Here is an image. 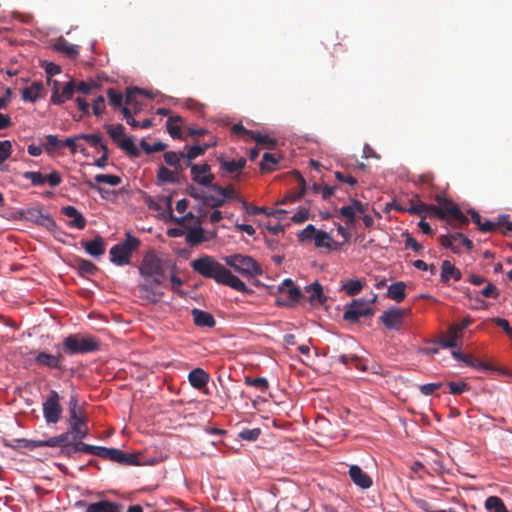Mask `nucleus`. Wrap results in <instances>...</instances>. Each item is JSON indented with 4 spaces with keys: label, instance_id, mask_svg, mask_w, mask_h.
Masks as SVG:
<instances>
[{
    "label": "nucleus",
    "instance_id": "obj_21",
    "mask_svg": "<svg viewBox=\"0 0 512 512\" xmlns=\"http://www.w3.org/2000/svg\"><path fill=\"white\" fill-rule=\"evenodd\" d=\"M462 278L461 271L456 268L450 261L444 260L441 265V282L447 284L450 279L459 281Z\"/></svg>",
    "mask_w": 512,
    "mask_h": 512
},
{
    "label": "nucleus",
    "instance_id": "obj_17",
    "mask_svg": "<svg viewBox=\"0 0 512 512\" xmlns=\"http://www.w3.org/2000/svg\"><path fill=\"white\" fill-rule=\"evenodd\" d=\"M61 212L66 217L72 218L67 225L71 228H77L82 230L86 226V219L84 216L74 207V206H65L61 209Z\"/></svg>",
    "mask_w": 512,
    "mask_h": 512
},
{
    "label": "nucleus",
    "instance_id": "obj_13",
    "mask_svg": "<svg viewBox=\"0 0 512 512\" xmlns=\"http://www.w3.org/2000/svg\"><path fill=\"white\" fill-rule=\"evenodd\" d=\"M62 408L59 404V395L52 390L43 403V413L48 423H57L60 419Z\"/></svg>",
    "mask_w": 512,
    "mask_h": 512
},
{
    "label": "nucleus",
    "instance_id": "obj_2",
    "mask_svg": "<svg viewBox=\"0 0 512 512\" xmlns=\"http://www.w3.org/2000/svg\"><path fill=\"white\" fill-rule=\"evenodd\" d=\"M140 273L147 277L140 286L141 297L151 303L159 302L163 292L156 290L154 285L161 284L166 278L163 261L153 251L146 253L140 266Z\"/></svg>",
    "mask_w": 512,
    "mask_h": 512
},
{
    "label": "nucleus",
    "instance_id": "obj_47",
    "mask_svg": "<svg viewBox=\"0 0 512 512\" xmlns=\"http://www.w3.org/2000/svg\"><path fill=\"white\" fill-rule=\"evenodd\" d=\"M251 139H253L257 144L264 145L268 148H274L277 144L276 139L271 138L268 135H263L256 131H253Z\"/></svg>",
    "mask_w": 512,
    "mask_h": 512
},
{
    "label": "nucleus",
    "instance_id": "obj_24",
    "mask_svg": "<svg viewBox=\"0 0 512 512\" xmlns=\"http://www.w3.org/2000/svg\"><path fill=\"white\" fill-rule=\"evenodd\" d=\"M122 506L120 504L110 502L108 500H102L90 504L87 507L86 512H121Z\"/></svg>",
    "mask_w": 512,
    "mask_h": 512
},
{
    "label": "nucleus",
    "instance_id": "obj_11",
    "mask_svg": "<svg viewBox=\"0 0 512 512\" xmlns=\"http://www.w3.org/2000/svg\"><path fill=\"white\" fill-rule=\"evenodd\" d=\"M51 92V103L54 105H62L66 101L73 98L74 93L76 92V83L75 81L71 80L62 85L58 81H53Z\"/></svg>",
    "mask_w": 512,
    "mask_h": 512
},
{
    "label": "nucleus",
    "instance_id": "obj_16",
    "mask_svg": "<svg viewBox=\"0 0 512 512\" xmlns=\"http://www.w3.org/2000/svg\"><path fill=\"white\" fill-rule=\"evenodd\" d=\"M349 476L353 483L362 489H368L373 484L372 478L357 465L350 466Z\"/></svg>",
    "mask_w": 512,
    "mask_h": 512
},
{
    "label": "nucleus",
    "instance_id": "obj_5",
    "mask_svg": "<svg viewBox=\"0 0 512 512\" xmlns=\"http://www.w3.org/2000/svg\"><path fill=\"white\" fill-rule=\"evenodd\" d=\"M436 201L437 205H431L432 215L440 219L452 218L462 226L469 223V219L451 200L442 196H437Z\"/></svg>",
    "mask_w": 512,
    "mask_h": 512
},
{
    "label": "nucleus",
    "instance_id": "obj_58",
    "mask_svg": "<svg viewBox=\"0 0 512 512\" xmlns=\"http://www.w3.org/2000/svg\"><path fill=\"white\" fill-rule=\"evenodd\" d=\"M331 237L328 233L326 232H323V231H317V234L315 236V239H314V243H315V246L316 247H327L329 248L330 247V241H331Z\"/></svg>",
    "mask_w": 512,
    "mask_h": 512
},
{
    "label": "nucleus",
    "instance_id": "obj_14",
    "mask_svg": "<svg viewBox=\"0 0 512 512\" xmlns=\"http://www.w3.org/2000/svg\"><path fill=\"white\" fill-rule=\"evenodd\" d=\"M404 311L400 308H391L382 313L380 321L387 329H399L403 323Z\"/></svg>",
    "mask_w": 512,
    "mask_h": 512
},
{
    "label": "nucleus",
    "instance_id": "obj_41",
    "mask_svg": "<svg viewBox=\"0 0 512 512\" xmlns=\"http://www.w3.org/2000/svg\"><path fill=\"white\" fill-rule=\"evenodd\" d=\"M213 191H215L220 196L224 197V201L226 199H238L241 201L240 198L236 195V192L232 186L222 187L218 184H213L210 186Z\"/></svg>",
    "mask_w": 512,
    "mask_h": 512
},
{
    "label": "nucleus",
    "instance_id": "obj_51",
    "mask_svg": "<svg viewBox=\"0 0 512 512\" xmlns=\"http://www.w3.org/2000/svg\"><path fill=\"white\" fill-rule=\"evenodd\" d=\"M94 179L97 183H105L111 186H117L122 181L119 176L111 174H97Z\"/></svg>",
    "mask_w": 512,
    "mask_h": 512
},
{
    "label": "nucleus",
    "instance_id": "obj_29",
    "mask_svg": "<svg viewBox=\"0 0 512 512\" xmlns=\"http://www.w3.org/2000/svg\"><path fill=\"white\" fill-rule=\"evenodd\" d=\"M75 266L78 270V274L82 277L95 275L98 271V267L92 261L83 258L75 259Z\"/></svg>",
    "mask_w": 512,
    "mask_h": 512
},
{
    "label": "nucleus",
    "instance_id": "obj_53",
    "mask_svg": "<svg viewBox=\"0 0 512 512\" xmlns=\"http://www.w3.org/2000/svg\"><path fill=\"white\" fill-rule=\"evenodd\" d=\"M23 178L30 180L32 185L40 186L45 184L44 175L41 172L36 171H26L23 173Z\"/></svg>",
    "mask_w": 512,
    "mask_h": 512
},
{
    "label": "nucleus",
    "instance_id": "obj_3",
    "mask_svg": "<svg viewBox=\"0 0 512 512\" xmlns=\"http://www.w3.org/2000/svg\"><path fill=\"white\" fill-rule=\"evenodd\" d=\"M99 348L100 341L96 337L81 333L70 334L62 342V351L67 355L96 352Z\"/></svg>",
    "mask_w": 512,
    "mask_h": 512
},
{
    "label": "nucleus",
    "instance_id": "obj_30",
    "mask_svg": "<svg viewBox=\"0 0 512 512\" xmlns=\"http://www.w3.org/2000/svg\"><path fill=\"white\" fill-rule=\"evenodd\" d=\"M458 234L459 233L442 235L440 236L439 241L442 246H444L445 248H449L452 250L453 253L458 254L461 252L462 246L461 240L456 237Z\"/></svg>",
    "mask_w": 512,
    "mask_h": 512
},
{
    "label": "nucleus",
    "instance_id": "obj_15",
    "mask_svg": "<svg viewBox=\"0 0 512 512\" xmlns=\"http://www.w3.org/2000/svg\"><path fill=\"white\" fill-rule=\"evenodd\" d=\"M191 177L194 182L202 186H211L214 180V175L211 173V167L207 163L193 166Z\"/></svg>",
    "mask_w": 512,
    "mask_h": 512
},
{
    "label": "nucleus",
    "instance_id": "obj_54",
    "mask_svg": "<svg viewBox=\"0 0 512 512\" xmlns=\"http://www.w3.org/2000/svg\"><path fill=\"white\" fill-rule=\"evenodd\" d=\"M163 157H164L166 164L171 167H173L175 165H179V161L184 159V155H183L182 151H180V152L168 151V152L164 153Z\"/></svg>",
    "mask_w": 512,
    "mask_h": 512
},
{
    "label": "nucleus",
    "instance_id": "obj_57",
    "mask_svg": "<svg viewBox=\"0 0 512 512\" xmlns=\"http://www.w3.org/2000/svg\"><path fill=\"white\" fill-rule=\"evenodd\" d=\"M77 440L78 441L75 442V444H74V448H72L74 451H80V452H84V453L96 456V451H97L98 446L86 444V443L80 441L81 439H77Z\"/></svg>",
    "mask_w": 512,
    "mask_h": 512
},
{
    "label": "nucleus",
    "instance_id": "obj_33",
    "mask_svg": "<svg viewBox=\"0 0 512 512\" xmlns=\"http://www.w3.org/2000/svg\"><path fill=\"white\" fill-rule=\"evenodd\" d=\"M182 122L181 116H170L167 119L166 126L170 136L174 139H180L182 137L181 127L177 125Z\"/></svg>",
    "mask_w": 512,
    "mask_h": 512
},
{
    "label": "nucleus",
    "instance_id": "obj_48",
    "mask_svg": "<svg viewBox=\"0 0 512 512\" xmlns=\"http://www.w3.org/2000/svg\"><path fill=\"white\" fill-rule=\"evenodd\" d=\"M203 205L211 207V208H218L224 205V197L220 196L219 194L217 196L211 195V194H205L203 193Z\"/></svg>",
    "mask_w": 512,
    "mask_h": 512
},
{
    "label": "nucleus",
    "instance_id": "obj_64",
    "mask_svg": "<svg viewBox=\"0 0 512 512\" xmlns=\"http://www.w3.org/2000/svg\"><path fill=\"white\" fill-rule=\"evenodd\" d=\"M481 295L486 298H493L496 299L499 296V291L496 288V286L492 283H487L485 288L481 290Z\"/></svg>",
    "mask_w": 512,
    "mask_h": 512
},
{
    "label": "nucleus",
    "instance_id": "obj_49",
    "mask_svg": "<svg viewBox=\"0 0 512 512\" xmlns=\"http://www.w3.org/2000/svg\"><path fill=\"white\" fill-rule=\"evenodd\" d=\"M140 147L144 150L145 153L150 154L153 152L164 151L167 148V144L162 141H158V142L154 143L153 145H150L145 140H142L140 142Z\"/></svg>",
    "mask_w": 512,
    "mask_h": 512
},
{
    "label": "nucleus",
    "instance_id": "obj_19",
    "mask_svg": "<svg viewBox=\"0 0 512 512\" xmlns=\"http://www.w3.org/2000/svg\"><path fill=\"white\" fill-rule=\"evenodd\" d=\"M209 374L201 368H195L188 374V380L190 385L198 390L204 388L209 382Z\"/></svg>",
    "mask_w": 512,
    "mask_h": 512
},
{
    "label": "nucleus",
    "instance_id": "obj_39",
    "mask_svg": "<svg viewBox=\"0 0 512 512\" xmlns=\"http://www.w3.org/2000/svg\"><path fill=\"white\" fill-rule=\"evenodd\" d=\"M278 162L279 159L275 155L271 153H264L260 163V169L262 172H271L274 170Z\"/></svg>",
    "mask_w": 512,
    "mask_h": 512
},
{
    "label": "nucleus",
    "instance_id": "obj_43",
    "mask_svg": "<svg viewBox=\"0 0 512 512\" xmlns=\"http://www.w3.org/2000/svg\"><path fill=\"white\" fill-rule=\"evenodd\" d=\"M186 241L192 245L202 243L205 241L204 230L201 227L190 229L186 235Z\"/></svg>",
    "mask_w": 512,
    "mask_h": 512
},
{
    "label": "nucleus",
    "instance_id": "obj_55",
    "mask_svg": "<svg viewBox=\"0 0 512 512\" xmlns=\"http://www.w3.org/2000/svg\"><path fill=\"white\" fill-rule=\"evenodd\" d=\"M166 202H167V206H168V208L170 210V217H171V219L174 222H176L178 225L185 226L187 221L195 219L194 214L191 213V212L187 213L186 215H184L182 217H174L173 214H172V208H171V197H167Z\"/></svg>",
    "mask_w": 512,
    "mask_h": 512
},
{
    "label": "nucleus",
    "instance_id": "obj_1",
    "mask_svg": "<svg viewBox=\"0 0 512 512\" xmlns=\"http://www.w3.org/2000/svg\"><path fill=\"white\" fill-rule=\"evenodd\" d=\"M190 266L193 271L204 278L213 279L218 284L229 286L242 293L249 292L248 287L242 280L233 275L229 269L212 256L204 255L194 259Z\"/></svg>",
    "mask_w": 512,
    "mask_h": 512
},
{
    "label": "nucleus",
    "instance_id": "obj_25",
    "mask_svg": "<svg viewBox=\"0 0 512 512\" xmlns=\"http://www.w3.org/2000/svg\"><path fill=\"white\" fill-rule=\"evenodd\" d=\"M54 49L63 53L70 59H75L79 55V47L71 44L63 38H60L55 44Z\"/></svg>",
    "mask_w": 512,
    "mask_h": 512
},
{
    "label": "nucleus",
    "instance_id": "obj_28",
    "mask_svg": "<svg viewBox=\"0 0 512 512\" xmlns=\"http://www.w3.org/2000/svg\"><path fill=\"white\" fill-rule=\"evenodd\" d=\"M306 292L309 293L308 301L310 303L323 304L326 301V297L323 293L322 285L319 282H314L311 285L306 286Z\"/></svg>",
    "mask_w": 512,
    "mask_h": 512
},
{
    "label": "nucleus",
    "instance_id": "obj_62",
    "mask_svg": "<svg viewBox=\"0 0 512 512\" xmlns=\"http://www.w3.org/2000/svg\"><path fill=\"white\" fill-rule=\"evenodd\" d=\"M260 434L261 430L259 428L244 429L240 432V437L244 440L255 441Z\"/></svg>",
    "mask_w": 512,
    "mask_h": 512
},
{
    "label": "nucleus",
    "instance_id": "obj_20",
    "mask_svg": "<svg viewBox=\"0 0 512 512\" xmlns=\"http://www.w3.org/2000/svg\"><path fill=\"white\" fill-rule=\"evenodd\" d=\"M216 145V140H211L210 142L204 144H197L193 146H186L185 151L183 152L184 159L186 160H194L198 156L205 154V152Z\"/></svg>",
    "mask_w": 512,
    "mask_h": 512
},
{
    "label": "nucleus",
    "instance_id": "obj_61",
    "mask_svg": "<svg viewBox=\"0 0 512 512\" xmlns=\"http://www.w3.org/2000/svg\"><path fill=\"white\" fill-rule=\"evenodd\" d=\"M317 231L318 230L313 225H307L299 234L300 240L306 241L315 239Z\"/></svg>",
    "mask_w": 512,
    "mask_h": 512
},
{
    "label": "nucleus",
    "instance_id": "obj_22",
    "mask_svg": "<svg viewBox=\"0 0 512 512\" xmlns=\"http://www.w3.org/2000/svg\"><path fill=\"white\" fill-rule=\"evenodd\" d=\"M191 314L193 316L194 324L198 327L212 328L216 324L213 315L207 311L194 308Z\"/></svg>",
    "mask_w": 512,
    "mask_h": 512
},
{
    "label": "nucleus",
    "instance_id": "obj_31",
    "mask_svg": "<svg viewBox=\"0 0 512 512\" xmlns=\"http://www.w3.org/2000/svg\"><path fill=\"white\" fill-rule=\"evenodd\" d=\"M470 214H471L472 222L478 226V229L481 232L489 233V232H493L497 229V224L495 222H492L489 220L482 222V217L478 212L471 210Z\"/></svg>",
    "mask_w": 512,
    "mask_h": 512
},
{
    "label": "nucleus",
    "instance_id": "obj_26",
    "mask_svg": "<svg viewBox=\"0 0 512 512\" xmlns=\"http://www.w3.org/2000/svg\"><path fill=\"white\" fill-rule=\"evenodd\" d=\"M387 297L401 303L406 297V284L403 281L391 284L387 289Z\"/></svg>",
    "mask_w": 512,
    "mask_h": 512
},
{
    "label": "nucleus",
    "instance_id": "obj_12",
    "mask_svg": "<svg viewBox=\"0 0 512 512\" xmlns=\"http://www.w3.org/2000/svg\"><path fill=\"white\" fill-rule=\"evenodd\" d=\"M21 215L26 220L42 226L49 231H54L56 228V222L53 217L49 214H44L41 208H27Z\"/></svg>",
    "mask_w": 512,
    "mask_h": 512
},
{
    "label": "nucleus",
    "instance_id": "obj_32",
    "mask_svg": "<svg viewBox=\"0 0 512 512\" xmlns=\"http://www.w3.org/2000/svg\"><path fill=\"white\" fill-rule=\"evenodd\" d=\"M246 165V159L240 158L238 160H220L221 170L227 173H235L241 171Z\"/></svg>",
    "mask_w": 512,
    "mask_h": 512
},
{
    "label": "nucleus",
    "instance_id": "obj_45",
    "mask_svg": "<svg viewBox=\"0 0 512 512\" xmlns=\"http://www.w3.org/2000/svg\"><path fill=\"white\" fill-rule=\"evenodd\" d=\"M143 95L147 98H153V95L151 92L138 88V87H131L127 89L126 96H125V103L126 105H131L134 103L135 95Z\"/></svg>",
    "mask_w": 512,
    "mask_h": 512
},
{
    "label": "nucleus",
    "instance_id": "obj_10",
    "mask_svg": "<svg viewBox=\"0 0 512 512\" xmlns=\"http://www.w3.org/2000/svg\"><path fill=\"white\" fill-rule=\"evenodd\" d=\"M281 294H286L287 298L279 297L276 300L278 306L292 307L297 304L302 297L300 288L294 285L291 279H285L278 287Z\"/></svg>",
    "mask_w": 512,
    "mask_h": 512
},
{
    "label": "nucleus",
    "instance_id": "obj_27",
    "mask_svg": "<svg viewBox=\"0 0 512 512\" xmlns=\"http://www.w3.org/2000/svg\"><path fill=\"white\" fill-rule=\"evenodd\" d=\"M44 89L42 82H33L22 91V99L26 102H36Z\"/></svg>",
    "mask_w": 512,
    "mask_h": 512
},
{
    "label": "nucleus",
    "instance_id": "obj_63",
    "mask_svg": "<svg viewBox=\"0 0 512 512\" xmlns=\"http://www.w3.org/2000/svg\"><path fill=\"white\" fill-rule=\"evenodd\" d=\"M339 213L341 216L346 218L347 223L353 224L356 221V215L354 213V208L348 206H343L340 208Z\"/></svg>",
    "mask_w": 512,
    "mask_h": 512
},
{
    "label": "nucleus",
    "instance_id": "obj_9",
    "mask_svg": "<svg viewBox=\"0 0 512 512\" xmlns=\"http://www.w3.org/2000/svg\"><path fill=\"white\" fill-rule=\"evenodd\" d=\"M30 354L34 356V363L38 367H45L48 369H55V370H64V366L62 364L64 360V353L57 352L56 354H51L47 351H38L33 350L30 351Z\"/></svg>",
    "mask_w": 512,
    "mask_h": 512
},
{
    "label": "nucleus",
    "instance_id": "obj_46",
    "mask_svg": "<svg viewBox=\"0 0 512 512\" xmlns=\"http://www.w3.org/2000/svg\"><path fill=\"white\" fill-rule=\"evenodd\" d=\"M245 384L247 386H251V387L258 389L261 392H266L269 388V382L264 377H259V378H255V379L250 378V377H245Z\"/></svg>",
    "mask_w": 512,
    "mask_h": 512
},
{
    "label": "nucleus",
    "instance_id": "obj_56",
    "mask_svg": "<svg viewBox=\"0 0 512 512\" xmlns=\"http://www.w3.org/2000/svg\"><path fill=\"white\" fill-rule=\"evenodd\" d=\"M447 385L449 387V392L453 395H460L463 392L468 391L470 389L469 384L464 381H460V382L451 381V382H448Z\"/></svg>",
    "mask_w": 512,
    "mask_h": 512
},
{
    "label": "nucleus",
    "instance_id": "obj_7",
    "mask_svg": "<svg viewBox=\"0 0 512 512\" xmlns=\"http://www.w3.org/2000/svg\"><path fill=\"white\" fill-rule=\"evenodd\" d=\"M69 415L73 440L85 438L88 435V428L81 417V410L78 407V400L75 396H71L69 401Z\"/></svg>",
    "mask_w": 512,
    "mask_h": 512
},
{
    "label": "nucleus",
    "instance_id": "obj_6",
    "mask_svg": "<svg viewBox=\"0 0 512 512\" xmlns=\"http://www.w3.org/2000/svg\"><path fill=\"white\" fill-rule=\"evenodd\" d=\"M140 245V240L130 233H126V238L123 242L114 245L110 249V260L116 265L123 266L130 262V258L135 250Z\"/></svg>",
    "mask_w": 512,
    "mask_h": 512
},
{
    "label": "nucleus",
    "instance_id": "obj_60",
    "mask_svg": "<svg viewBox=\"0 0 512 512\" xmlns=\"http://www.w3.org/2000/svg\"><path fill=\"white\" fill-rule=\"evenodd\" d=\"M77 138H81L86 140L91 146L97 147L99 146L102 149V139L98 134H80Z\"/></svg>",
    "mask_w": 512,
    "mask_h": 512
},
{
    "label": "nucleus",
    "instance_id": "obj_4",
    "mask_svg": "<svg viewBox=\"0 0 512 512\" xmlns=\"http://www.w3.org/2000/svg\"><path fill=\"white\" fill-rule=\"evenodd\" d=\"M224 260L228 266L243 277L251 278L260 276L263 273L260 264L251 256L233 254L226 256Z\"/></svg>",
    "mask_w": 512,
    "mask_h": 512
},
{
    "label": "nucleus",
    "instance_id": "obj_59",
    "mask_svg": "<svg viewBox=\"0 0 512 512\" xmlns=\"http://www.w3.org/2000/svg\"><path fill=\"white\" fill-rule=\"evenodd\" d=\"M412 215H422L423 213L430 212L431 213V205H427L425 203H417L412 204L409 208L406 209Z\"/></svg>",
    "mask_w": 512,
    "mask_h": 512
},
{
    "label": "nucleus",
    "instance_id": "obj_42",
    "mask_svg": "<svg viewBox=\"0 0 512 512\" xmlns=\"http://www.w3.org/2000/svg\"><path fill=\"white\" fill-rule=\"evenodd\" d=\"M364 281L360 279H351L348 280L344 285L343 289L346 291V293L350 296H355L360 293V291L363 289Z\"/></svg>",
    "mask_w": 512,
    "mask_h": 512
},
{
    "label": "nucleus",
    "instance_id": "obj_18",
    "mask_svg": "<svg viewBox=\"0 0 512 512\" xmlns=\"http://www.w3.org/2000/svg\"><path fill=\"white\" fill-rule=\"evenodd\" d=\"M461 338L459 329L456 326H450L446 334L439 338L435 343L441 345L444 348H459L458 340Z\"/></svg>",
    "mask_w": 512,
    "mask_h": 512
},
{
    "label": "nucleus",
    "instance_id": "obj_37",
    "mask_svg": "<svg viewBox=\"0 0 512 512\" xmlns=\"http://www.w3.org/2000/svg\"><path fill=\"white\" fill-rule=\"evenodd\" d=\"M157 179L162 183H177L178 177L174 171L161 165L157 170Z\"/></svg>",
    "mask_w": 512,
    "mask_h": 512
},
{
    "label": "nucleus",
    "instance_id": "obj_35",
    "mask_svg": "<svg viewBox=\"0 0 512 512\" xmlns=\"http://www.w3.org/2000/svg\"><path fill=\"white\" fill-rule=\"evenodd\" d=\"M4 445L6 447H10L12 449H36V440H28V439H12L10 441H5Z\"/></svg>",
    "mask_w": 512,
    "mask_h": 512
},
{
    "label": "nucleus",
    "instance_id": "obj_23",
    "mask_svg": "<svg viewBox=\"0 0 512 512\" xmlns=\"http://www.w3.org/2000/svg\"><path fill=\"white\" fill-rule=\"evenodd\" d=\"M85 251L93 256L100 257L105 253V242L101 236H96L93 240L83 242Z\"/></svg>",
    "mask_w": 512,
    "mask_h": 512
},
{
    "label": "nucleus",
    "instance_id": "obj_8",
    "mask_svg": "<svg viewBox=\"0 0 512 512\" xmlns=\"http://www.w3.org/2000/svg\"><path fill=\"white\" fill-rule=\"evenodd\" d=\"M374 314L371 302L364 299H355L346 306L343 318L350 323H356L361 317H370Z\"/></svg>",
    "mask_w": 512,
    "mask_h": 512
},
{
    "label": "nucleus",
    "instance_id": "obj_52",
    "mask_svg": "<svg viewBox=\"0 0 512 512\" xmlns=\"http://www.w3.org/2000/svg\"><path fill=\"white\" fill-rule=\"evenodd\" d=\"M339 361L345 365L348 363H354L355 367L361 371H367L368 367L362 364V360L356 355H341Z\"/></svg>",
    "mask_w": 512,
    "mask_h": 512
},
{
    "label": "nucleus",
    "instance_id": "obj_40",
    "mask_svg": "<svg viewBox=\"0 0 512 512\" xmlns=\"http://www.w3.org/2000/svg\"><path fill=\"white\" fill-rule=\"evenodd\" d=\"M106 131L114 142L117 144L125 137V127L122 124L115 126L107 124L105 125Z\"/></svg>",
    "mask_w": 512,
    "mask_h": 512
},
{
    "label": "nucleus",
    "instance_id": "obj_38",
    "mask_svg": "<svg viewBox=\"0 0 512 512\" xmlns=\"http://www.w3.org/2000/svg\"><path fill=\"white\" fill-rule=\"evenodd\" d=\"M118 146L124 150L130 157H139L140 151L135 146L131 137H124L121 141H119Z\"/></svg>",
    "mask_w": 512,
    "mask_h": 512
},
{
    "label": "nucleus",
    "instance_id": "obj_44",
    "mask_svg": "<svg viewBox=\"0 0 512 512\" xmlns=\"http://www.w3.org/2000/svg\"><path fill=\"white\" fill-rule=\"evenodd\" d=\"M293 175L295 176V178H296V180L298 182L300 190H299L298 193L289 194L288 196H286L285 201L286 200H289V201L299 200L305 194L306 183H305L304 178L302 177V175L298 171H293Z\"/></svg>",
    "mask_w": 512,
    "mask_h": 512
},
{
    "label": "nucleus",
    "instance_id": "obj_34",
    "mask_svg": "<svg viewBox=\"0 0 512 512\" xmlns=\"http://www.w3.org/2000/svg\"><path fill=\"white\" fill-rule=\"evenodd\" d=\"M242 208L245 210L247 214L250 215H259V214H266L268 216L275 215L277 213H283L282 210H269L267 207H258V206H251L246 201L241 200Z\"/></svg>",
    "mask_w": 512,
    "mask_h": 512
},
{
    "label": "nucleus",
    "instance_id": "obj_50",
    "mask_svg": "<svg viewBox=\"0 0 512 512\" xmlns=\"http://www.w3.org/2000/svg\"><path fill=\"white\" fill-rule=\"evenodd\" d=\"M109 104L114 108H121L123 104V95L113 88H109L107 91Z\"/></svg>",
    "mask_w": 512,
    "mask_h": 512
},
{
    "label": "nucleus",
    "instance_id": "obj_36",
    "mask_svg": "<svg viewBox=\"0 0 512 512\" xmlns=\"http://www.w3.org/2000/svg\"><path fill=\"white\" fill-rule=\"evenodd\" d=\"M13 152L12 143L9 140L0 141V170L7 171V166L4 162L10 158Z\"/></svg>",
    "mask_w": 512,
    "mask_h": 512
}]
</instances>
